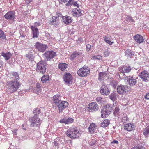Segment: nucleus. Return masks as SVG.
I'll return each instance as SVG.
<instances>
[{"label": "nucleus", "instance_id": "nucleus-64", "mask_svg": "<svg viewBox=\"0 0 149 149\" xmlns=\"http://www.w3.org/2000/svg\"><path fill=\"white\" fill-rule=\"evenodd\" d=\"M17 130L16 129H15L13 131V133L15 134H16Z\"/></svg>", "mask_w": 149, "mask_h": 149}, {"label": "nucleus", "instance_id": "nucleus-17", "mask_svg": "<svg viewBox=\"0 0 149 149\" xmlns=\"http://www.w3.org/2000/svg\"><path fill=\"white\" fill-rule=\"evenodd\" d=\"M148 73L149 71L148 72L145 70L141 72L139 77L144 81H148L147 77H148Z\"/></svg>", "mask_w": 149, "mask_h": 149}, {"label": "nucleus", "instance_id": "nucleus-45", "mask_svg": "<svg viewBox=\"0 0 149 149\" xmlns=\"http://www.w3.org/2000/svg\"><path fill=\"white\" fill-rule=\"evenodd\" d=\"M109 52L108 49H107L104 52V57H107L109 55Z\"/></svg>", "mask_w": 149, "mask_h": 149}, {"label": "nucleus", "instance_id": "nucleus-63", "mask_svg": "<svg viewBox=\"0 0 149 149\" xmlns=\"http://www.w3.org/2000/svg\"><path fill=\"white\" fill-rule=\"evenodd\" d=\"M62 2H63L65 3L66 2H67L68 1V0H61Z\"/></svg>", "mask_w": 149, "mask_h": 149}, {"label": "nucleus", "instance_id": "nucleus-10", "mask_svg": "<svg viewBox=\"0 0 149 149\" xmlns=\"http://www.w3.org/2000/svg\"><path fill=\"white\" fill-rule=\"evenodd\" d=\"M136 79L133 76H127L126 77V79L130 86H134L136 84L137 81Z\"/></svg>", "mask_w": 149, "mask_h": 149}, {"label": "nucleus", "instance_id": "nucleus-7", "mask_svg": "<svg viewBox=\"0 0 149 149\" xmlns=\"http://www.w3.org/2000/svg\"><path fill=\"white\" fill-rule=\"evenodd\" d=\"M4 17L8 21H15L16 19L15 12L14 11H9L5 15Z\"/></svg>", "mask_w": 149, "mask_h": 149}, {"label": "nucleus", "instance_id": "nucleus-42", "mask_svg": "<svg viewBox=\"0 0 149 149\" xmlns=\"http://www.w3.org/2000/svg\"><path fill=\"white\" fill-rule=\"evenodd\" d=\"M56 17H58V19H61V18H63V17H64L62 15V14L60 12H57L56 14Z\"/></svg>", "mask_w": 149, "mask_h": 149}, {"label": "nucleus", "instance_id": "nucleus-43", "mask_svg": "<svg viewBox=\"0 0 149 149\" xmlns=\"http://www.w3.org/2000/svg\"><path fill=\"white\" fill-rule=\"evenodd\" d=\"M92 58L94 60H100L102 59V57L100 55H98L97 56H93Z\"/></svg>", "mask_w": 149, "mask_h": 149}, {"label": "nucleus", "instance_id": "nucleus-9", "mask_svg": "<svg viewBox=\"0 0 149 149\" xmlns=\"http://www.w3.org/2000/svg\"><path fill=\"white\" fill-rule=\"evenodd\" d=\"M87 110L90 112H95L99 109V106L95 102H91L88 105Z\"/></svg>", "mask_w": 149, "mask_h": 149}, {"label": "nucleus", "instance_id": "nucleus-40", "mask_svg": "<svg viewBox=\"0 0 149 149\" xmlns=\"http://www.w3.org/2000/svg\"><path fill=\"white\" fill-rule=\"evenodd\" d=\"M119 110L120 109L119 107H118L116 106L114 109L113 112L114 115L115 116H118Z\"/></svg>", "mask_w": 149, "mask_h": 149}, {"label": "nucleus", "instance_id": "nucleus-2", "mask_svg": "<svg viewBox=\"0 0 149 149\" xmlns=\"http://www.w3.org/2000/svg\"><path fill=\"white\" fill-rule=\"evenodd\" d=\"M20 85V84L18 80L8 81L7 83L8 90L11 93L16 91Z\"/></svg>", "mask_w": 149, "mask_h": 149}, {"label": "nucleus", "instance_id": "nucleus-44", "mask_svg": "<svg viewBox=\"0 0 149 149\" xmlns=\"http://www.w3.org/2000/svg\"><path fill=\"white\" fill-rule=\"evenodd\" d=\"M104 75L105 74L104 72H101L99 74L98 79L101 80L102 79Z\"/></svg>", "mask_w": 149, "mask_h": 149}, {"label": "nucleus", "instance_id": "nucleus-37", "mask_svg": "<svg viewBox=\"0 0 149 149\" xmlns=\"http://www.w3.org/2000/svg\"><path fill=\"white\" fill-rule=\"evenodd\" d=\"M12 74L13 75L14 78L16 80H17L19 79L18 73L17 72H13L12 73Z\"/></svg>", "mask_w": 149, "mask_h": 149}, {"label": "nucleus", "instance_id": "nucleus-58", "mask_svg": "<svg viewBox=\"0 0 149 149\" xmlns=\"http://www.w3.org/2000/svg\"><path fill=\"white\" fill-rule=\"evenodd\" d=\"M145 99H149V93H147L146 96H145Z\"/></svg>", "mask_w": 149, "mask_h": 149}, {"label": "nucleus", "instance_id": "nucleus-50", "mask_svg": "<svg viewBox=\"0 0 149 149\" xmlns=\"http://www.w3.org/2000/svg\"><path fill=\"white\" fill-rule=\"evenodd\" d=\"M45 35L46 37L48 39H50V35L49 33L48 32H46L45 33Z\"/></svg>", "mask_w": 149, "mask_h": 149}, {"label": "nucleus", "instance_id": "nucleus-5", "mask_svg": "<svg viewBox=\"0 0 149 149\" xmlns=\"http://www.w3.org/2000/svg\"><path fill=\"white\" fill-rule=\"evenodd\" d=\"M111 92V89L109 86L103 83L100 89L101 94L105 96L109 95Z\"/></svg>", "mask_w": 149, "mask_h": 149}, {"label": "nucleus", "instance_id": "nucleus-30", "mask_svg": "<svg viewBox=\"0 0 149 149\" xmlns=\"http://www.w3.org/2000/svg\"><path fill=\"white\" fill-rule=\"evenodd\" d=\"M58 68L62 71H63L67 68V64L64 63H60L58 65Z\"/></svg>", "mask_w": 149, "mask_h": 149}, {"label": "nucleus", "instance_id": "nucleus-32", "mask_svg": "<svg viewBox=\"0 0 149 149\" xmlns=\"http://www.w3.org/2000/svg\"><path fill=\"white\" fill-rule=\"evenodd\" d=\"M53 99L54 103H57V102L61 100V97L59 95H55L53 96Z\"/></svg>", "mask_w": 149, "mask_h": 149}, {"label": "nucleus", "instance_id": "nucleus-47", "mask_svg": "<svg viewBox=\"0 0 149 149\" xmlns=\"http://www.w3.org/2000/svg\"><path fill=\"white\" fill-rule=\"evenodd\" d=\"M129 118L126 115L125 116H124L123 117V118H122V121L124 123L125 121H128L129 120Z\"/></svg>", "mask_w": 149, "mask_h": 149}, {"label": "nucleus", "instance_id": "nucleus-33", "mask_svg": "<svg viewBox=\"0 0 149 149\" xmlns=\"http://www.w3.org/2000/svg\"><path fill=\"white\" fill-rule=\"evenodd\" d=\"M117 95L114 92L112 93L109 96V98L113 102L115 101L117 97Z\"/></svg>", "mask_w": 149, "mask_h": 149}, {"label": "nucleus", "instance_id": "nucleus-20", "mask_svg": "<svg viewBox=\"0 0 149 149\" xmlns=\"http://www.w3.org/2000/svg\"><path fill=\"white\" fill-rule=\"evenodd\" d=\"M31 29L32 30L33 36V37L37 38L38 35L39 34V31L37 28L33 26H31Z\"/></svg>", "mask_w": 149, "mask_h": 149}, {"label": "nucleus", "instance_id": "nucleus-52", "mask_svg": "<svg viewBox=\"0 0 149 149\" xmlns=\"http://www.w3.org/2000/svg\"><path fill=\"white\" fill-rule=\"evenodd\" d=\"M40 25V23L38 22H35L34 23V26H33L36 27V26H39Z\"/></svg>", "mask_w": 149, "mask_h": 149}, {"label": "nucleus", "instance_id": "nucleus-11", "mask_svg": "<svg viewBox=\"0 0 149 149\" xmlns=\"http://www.w3.org/2000/svg\"><path fill=\"white\" fill-rule=\"evenodd\" d=\"M35 47L40 52L45 51L47 46L45 45L37 42L35 45Z\"/></svg>", "mask_w": 149, "mask_h": 149}, {"label": "nucleus", "instance_id": "nucleus-46", "mask_svg": "<svg viewBox=\"0 0 149 149\" xmlns=\"http://www.w3.org/2000/svg\"><path fill=\"white\" fill-rule=\"evenodd\" d=\"M109 38H107L104 39V41L107 43L111 45L113 43V42H111L109 40Z\"/></svg>", "mask_w": 149, "mask_h": 149}, {"label": "nucleus", "instance_id": "nucleus-25", "mask_svg": "<svg viewBox=\"0 0 149 149\" xmlns=\"http://www.w3.org/2000/svg\"><path fill=\"white\" fill-rule=\"evenodd\" d=\"M134 54V52L130 49H127L125 52V56L127 57L131 58Z\"/></svg>", "mask_w": 149, "mask_h": 149}, {"label": "nucleus", "instance_id": "nucleus-23", "mask_svg": "<svg viewBox=\"0 0 149 149\" xmlns=\"http://www.w3.org/2000/svg\"><path fill=\"white\" fill-rule=\"evenodd\" d=\"M101 116L103 118H105L110 113L103 107L101 109Z\"/></svg>", "mask_w": 149, "mask_h": 149}, {"label": "nucleus", "instance_id": "nucleus-16", "mask_svg": "<svg viewBox=\"0 0 149 149\" xmlns=\"http://www.w3.org/2000/svg\"><path fill=\"white\" fill-rule=\"evenodd\" d=\"M63 22L66 25H69L72 22V18L68 16L63 17Z\"/></svg>", "mask_w": 149, "mask_h": 149}, {"label": "nucleus", "instance_id": "nucleus-38", "mask_svg": "<svg viewBox=\"0 0 149 149\" xmlns=\"http://www.w3.org/2000/svg\"><path fill=\"white\" fill-rule=\"evenodd\" d=\"M36 87L35 90L36 89L37 91L38 92H40L42 89L40 84L39 83H37L36 84Z\"/></svg>", "mask_w": 149, "mask_h": 149}, {"label": "nucleus", "instance_id": "nucleus-8", "mask_svg": "<svg viewBox=\"0 0 149 149\" xmlns=\"http://www.w3.org/2000/svg\"><path fill=\"white\" fill-rule=\"evenodd\" d=\"M130 87L127 85H120L118 86L117 87V92L120 94H125Z\"/></svg>", "mask_w": 149, "mask_h": 149}, {"label": "nucleus", "instance_id": "nucleus-35", "mask_svg": "<svg viewBox=\"0 0 149 149\" xmlns=\"http://www.w3.org/2000/svg\"><path fill=\"white\" fill-rule=\"evenodd\" d=\"M26 57L29 61H34V56L31 53H29L26 55Z\"/></svg>", "mask_w": 149, "mask_h": 149}, {"label": "nucleus", "instance_id": "nucleus-12", "mask_svg": "<svg viewBox=\"0 0 149 149\" xmlns=\"http://www.w3.org/2000/svg\"><path fill=\"white\" fill-rule=\"evenodd\" d=\"M72 79L73 77L70 73H66L64 75V80L65 82L68 85L71 83Z\"/></svg>", "mask_w": 149, "mask_h": 149}, {"label": "nucleus", "instance_id": "nucleus-53", "mask_svg": "<svg viewBox=\"0 0 149 149\" xmlns=\"http://www.w3.org/2000/svg\"><path fill=\"white\" fill-rule=\"evenodd\" d=\"M60 122L61 123H63L66 124V118L61 119L60 120Z\"/></svg>", "mask_w": 149, "mask_h": 149}, {"label": "nucleus", "instance_id": "nucleus-26", "mask_svg": "<svg viewBox=\"0 0 149 149\" xmlns=\"http://www.w3.org/2000/svg\"><path fill=\"white\" fill-rule=\"evenodd\" d=\"M81 11V10L79 8V7H77V8L72 11V12L74 13H73V15L75 16L79 17L82 14Z\"/></svg>", "mask_w": 149, "mask_h": 149}, {"label": "nucleus", "instance_id": "nucleus-14", "mask_svg": "<svg viewBox=\"0 0 149 149\" xmlns=\"http://www.w3.org/2000/svg\"><path fill=\"white\" fill-rule=\"evenodd\" d=\"M61 104H59L60 106L58 107V109L60 113L63 112V110L67 107L69 105L68 103L66 101H63L61 102Z\"/></svg>", "mask_w": 149, "mask_h": 149}, {"label": "nucleus", "instance_id": "nucleus-1", "mask_svg": "<svg viewBox=\"0 0 149 149\" xmlns=\"http://www.w3.org/2000/svg\"><path fill=\"white\" fill-rule=\"evenodd\" d=\"M34 114L33 117L30 118L29 119L30 125L31 127H39L41 123V120L39 118L42 114L40 108H37L34 109L33 111Z\"/></svg>", "mask_w": 149, "mask_h": 149}, {"label": "nucleus", "instance_id": "nucleus-3", "mask_svg": "<svg viewBox=\"0 0 149 149\" xmlns=\"http://www.w3.org/2000/svg\"><path fill=\"white\" fill-rule=\"evenodd\" d=\"M66 134L67 136L72 139L77 138L80 136L81 134L76 128L71 127L66 131Z\"/></svg>", "mask_w": 149, "mask_h": 149}, {"label": "nucleus", "instance_id": "nucleus-22", "mask_svg": "<svg viewBox=\"0 0 149 149\" xmlns=\"http://www.w3.org/2000/svg\"><path fill=\"white\" fill-rule=\"evenodd\" d=\"M96 126L95 123H91L90 124L88 128L89 132L91 133L96 132Z\"/></svg>", "mask_w": 149, "mask_h": 149}, {"label": "nucleus", "instance_id": "nucleus-55", "mask_svg": "<svg viewBox=\"0 0 149 149\" xmlns=\"http://www.w3.org/2000/svg\"><path fill=\"white\" fill-rule=\"evenodd\" d=\"M72 1L71 0H69V1L66 4L67 6H69L71 5H72Z\"/></svg>", "mask_w": 149, "mask_h": 149}, {"label": "nucleus", "instance_id": "nucleus-13", "mask_svg": "<svg viewBox=\"0 0 149 149\" xmlns=\"http://www.w3.org/2000/svg\"><path fill=\"white\" fill-rule=\"evenodd\" d=\"M56 54V52L53 51H47L45 52L44 55L45 56L47 61L50 60L55 56Z\"/></svg>", "mask_w": 149, "mask_h": 149}, {"label": "nucleus", "instance_id": "nucleus-15", "mask_svg": "<svg viewBox=\"0 0 149 149\" xmlns=\"http://www.w3.org/2000/svg\"><path fill=\"white\" fill-rule=\"evenodd\" d=\"M133 38L136 42L139 44L142 43L144 40L143 36L138 34L134 36Z\"/></svg>", "mask_w": 149, "mask_h": 149}, {"label": "nucleus", "instance_id": "nucleus-61", "mask_svg": "<svg viewBox=\"0 0 149 149\" xmlns=\"http://www.w3.org/2000/svg\"><path fill=\"white\" fill-rule=\"evenodd\" d=\"M132 148H135V149H141V147L140 146H136V147Z\"/></svg>", "mask_w": 149, "mask_h": 149}, {"label": "nucleus", "instance_id": "nucleus-49", "mask_svg": "<svg viewBox=\"0 0 149 149\" xmlns=\"http://www.w3.org/2000/svg\"><path fill=\"white\" fill-rule=\"evenodd\" d=\"M63 101H62V100H60V101L59 100V101H58L57 102H58V103H56V102L54 103L58 107V108L59 107V106H60L59 104H61V102H63Z\"/></svg>", "mask_w": 149, "mask_h": 149}, {"label": "nucleus", "instance_id": "nucleus-60", "mask_svg": "<svg viewBox=\"0 0 149 149\" xmlns=\"http://www.w3.org/2000/svg\"><path fill=\"white\" fill-rule=\"evenodd\" d=\"M53 143L55 147L58 145V142H57L56 141L54 140Z\"/></svg>", "mask_w": 149, "mask_h": 149}, {"label": "nucleus", "instance_id": "nucleus-51", "mask_svg": "<svg viewBox=\"0 0 149 149\" xmlns=\"http://www.w3.org/2000/svg\"><path fill=\"white\" fill-rule=\"evenodd\" d=\"M25 4L28 5L29 4L32 2L33 0H25Z\"/></svg>", "mask_w": 149, "mask_h": 149}, {"label": "nucleus", "instance_id": "nucleus-48", "mask_svg": "<svg viewBox=\"0 0 149 149\" xmlns=\"http://www.w3.org/2000/svg\"><path fill=\"white\" fill-rule=\"evenodd\" d=\"M96 141L94 140H92L90 143V145L91 146H93L96 144Z\"/></svg>", "mask_w": 149, "mask_h": 149}, {"label": "nucleus", "instance_id": "nucleus-62", "mask_svg": "<svg viewBox=\"0 0 149 149\" xmlns=\"http://www.w3.org/2000/svg\"><path fill=\"white\" fill-rule=\"evenodd\" d=\"M3 64V62L1 60H0V68L1 67Z\"/></svg>", "mask_w": 149, "mask_h": 149}, {"label": "nucleus", "instance_id": "nucleus-31", "mask_svg": "<svg viewBox=\"0 0 149 149\" xmlns=\"http://www.w3.org/2000/svg\"><path fill=\"white\" fill-rule=\"evenodd\" d=\"M143 134L146 137H147L149 136V126H147L143 130Z\"/></svg>", "mask_w": 149, "mask_h": 149}, {"label": "nucleus", "instance_id": "nucleus-41", "mask_svg": "<svg viewBox=\"0 0 149 149\" xmlns=\"http://www.w3.org/2000/svg\"><path fill=\"white\" fill-rule=\"evenodd\" d=\"M4 32L2 30L0 29V38H2L3 40H6V36L4 35Z\"/></svg>", "mask_w": 149, "mask_h": 149}, {"label": "nucleus", "instance_id": "nucleus-4", "mask_svg": "<svg viewBox=\"0 0 149 149\" xmlns=\"http://www.w3.org/2000/svg\"><path fill=\"white\" fill-rule=\"evenodd\" d=\"M46 62L45 61L41 60L37 64L36 71L39 73L44 74L46 72Z\"/></svg>", "mask_w": 149, "mask_h": 149}, {"label": "nucleus", "instance_id": "nucleus-39", "mask_svg": "<svg viewBox=\"0 0 149 149\" xmlns=\"http://www.w3.org/2000/svg\"><path fill=\"white\" fill-rule=\"evenodd\" d=\"M74 119L70 117L66 118V124H69L73 122Z\"/></svg>", "mask_w": 149, "mask_h": 149}, {"label": "nucleus", "instance_id": "nucleus-21", "mask_svg": "<svg viewBox=\"0 0 149 149\" xmlns=\"http://www.w3.org/2000/svg\"><path fill=\"white\" fill-rule=\"evenodd\" d=\"M125 130L130 131L135 130L134 126L131 123H128L125 124L124 126Z\"/></svg>", "mask_w": 149, "mask_h": 149}, {"label": "nucleus", "instance_id": "nucleus-27", "mask_svg": "<svg viewBox=\"0 0 149 149\" xmlns=\"http://www.w3.org/2000/svg\"><path fill=\"white\" fill-rule=\"evenodd\" d=\"M58 18L56 17L55 16L53 17L49 20V23L52 25L57 24L58 23L59 21Z\"/></svg>", "mask_w": 149, "mask_h": 149}, {"label": "nucleus", "instance_id": "nucleus-6", "mask_svg": "<svg viewBox=\"0 0 149 149\" xmlns=\"http://www.w3.org/2000/svg\"><path fill=\"white\" fill-rule=\"evenodd\" d=\"M90 72V69L87 66H84L79 69L77 71L78 75L80 77H84L87 76Z\"/></svg>", "mask_w": 149, "mask_h": 149}, {"label": "nucleus", "instance_id": "nucleus-34", "mask_svg": "<svg viewBox=\"0 0 149 149\" xmlns=\"http://www.w3.org/2000/svg\"><path fill=\"white\" fill-rule=\"evenodd\" d=\"M49 77L48 75H44L41 78V81L43 83H46V81L49 80Z\"/></svg>", "mask_w": 149, "mask_h": 149}, {"label": "nucleus", "instance_id": "nucleus-24", "mask_svg": "<svg viewBox=\"0 0 149 149\" xmlns=\"http://www.w3.org/2000/svg\"><path fill=\"white\" fill-rule=\"evenodd\" d=\"M1 54V55L3 56L6 60L10 59L12 56V54L10 52H7L6 53L3 52Z\"/></svg>", "mask_w": 149, "mask_h": 149}, {"label": "nucleus", "instance_id": "nucleus-57", "mask_svg": "<svg viewBox=\"0 0 149 149\" xmlns=\"http://www.w3.org/2000/svg\"><path fill=\"white\" fill-rule=\"evenodd\" d=\"M133 20L132 19L131 17H130L129 16H127V21H130V20L132 21Z\"/></svg>", "mask_w": 149, "mask_h": 149}, {"label": "nucleus", "instance_id": "nucleus-18", "mask_svg": "<svg viewBox=\"0 0 149 149\" xmlns=\"http://www.w3.org/2000/svg\"><path fill=\"white\" fill-rule=\"evenodd\" d=\"M119 71L122 73H128L131 70V68L130 66H125L119 68Z\"/></svg>", "mask_w": 149, "mask_h": 149}, {"label": "nucleus", "instance_id": "nucleus-54", "mask_svg": "<svg viewBox=\"0 0 149 149\" xmlns=\"http://www.w3.org/2000/svg\"><path fill=\"white\" fill-rule=\"evenodd\" d=\"M91 45L89 44H88L86 45L87 50L89 51L91 49Z\"/></svg>", "mask_w": 149, "mask_h": 149}, {"label": "nucleus", "instance_id": "nucleus-56", "mask_svg": "<svg viewBox=\"0 0 149 149\" xmlns=\"http://www.w3.org/2000/svg\"><path fill=\"white\" fill-rule=\"evenodd\" d=\"M72 5L74 6H77V7H79V5L77 4L76 2H73Z\"/></svg>", "mask_w": 149, "mask_h": 149}, {"label": "nucleus", "instance_id": "nucleus-19", "mask_svg": "<svg viewBox=\"0 0 149 149\" xmlns=\"http://www.w3.org/2000/svg\"><path fill=\"white\" fill-rule=\"evenodd\" d=\"M82 54V53L77 51H74L70 57V59L73 60L76 58L78 57Z\"/></svg>", "mask_w": 149, "mask_h": 149}, {"label": "nucleus", "instance_id": "nucleus-59", "mask_svg": "<svg viewBox=\"0 0 149 149\" xmlns=\"http://www.w3.org/2000/svg\"><path fill=\"white\" fill-rule=\"evenodd\" d=\"M111 143L112 144H118V142L117 141L114 140L112 142H111Z\"/></svg>", "mask_w": 149, "mask_h": 149}, {"label": "nucleus", "instance_id": "nucleus-36", "mask_svg": "<svg viewBox=\"0 0 149 149\" xmlns=\"http://www.w3.org/2000/svg\"><path fill=\"white\" fill-rule=\"evenodd\" d=\"M96 100L99 104H103L104 102V100L101 97H97L96 98Z\"/></svg>", "mask_w": 149, "mask_h": 149}, {"label": "nucleus", "instance_id": "nucleus-29", "mask_svg": "<svg viewBox=\"0 0 149 149\" xmlns=\"http://www.w3.org/2000/svg\"><path fill=\"white\" fill-rule=\"evenodd\" d=\"M110 124V121L109 120H104L101 124V127L103 128L105 127L108 126Z\"/></svg>", "mask_w": 149, "mask_h": 149}, {"label": "nucleus", "instance_id": "nucleus-28", "mask_svg": "<svg viewBox=\"0 0 149 149\" xmlns=\"http://www.w3.org/2000/svg\"><path fill=\"white\" fill-rule=\"evenodd\" d=\"M103 107L109 112L110 114V113L112 111L113 109L112 105L109 103L107 104L106 105L103 106Z\"/></svg>", "mask_w": 149, "mask_h": 149}]
</instances>
